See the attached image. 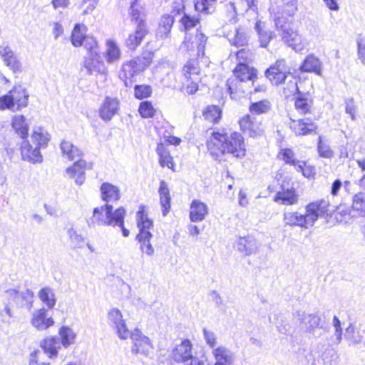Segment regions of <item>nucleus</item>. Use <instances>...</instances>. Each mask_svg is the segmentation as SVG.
I'll return each mask as SVG.
<instances>
[{
  "label": "nucleus",
  "instance_id": "nucleus-14",
  "mask_svg": "<svg viewBox=\"0 0 365 365\" xmlns=\"http://www.w3.org/2000/svg\"><path fill=\"white\" fill-rule=\"evenodd\" d=\"M297 314L299 322L307 332L314 335L317 329L322 328V318L319 312L312 314L298 312Z\"/></svg>",
  "mask_w": 365,
  "mask_h": 365
},
{
  "label": "nucleus",
  "instance_id": "nucleus-46",
  "mask_svg": "<svg viewBox=\"0 0 365 365\" xmlns=\"http://www.w3.org/2000/svg\"><path fill=\"white\" fill-rule=\"evenodd\" d=\"M157 153L160 158V165L162 167H168V168L173 169L174 164L173 162V158L170 155L169 152L167 151L163 145H158Z\"/></svg>",
  "mask_w": 365,
  "mask_h": 365
},
{
  "label": "nucleus",
  "instance_id": "nucleus-54",
  "mask_svg": "<svg viewBox=\"0 0 365 365\" xmlns=\"http://www.w3.org/2000/svg\"><path fill=\"white\" fill-rule=\"evenodd\" d=\"M289 72L279 73H265V76L269 80L272 85L278 86L282 83H285L287 79L289 78Z\"/></svg>",
  "mask_w": 365,
  "mask_h": 365
},
{
  "label": "nucleus",
  "instance_id": "nucleus-55",
  "mask_svg": "<svg viewBox=\"0 0 365 365\" xmlns=\"http://www.w3.org/2000/svg\"><path fill=\"white\" fill-rule=\"evenodd\" d=\"M352 207L360 215H365V193L359 192L353 197Z\"/></svg>",
  "mask_w": 365,
  "mask_h": 365
},
{
  "label": "nucleus",
  "instance_id": "nucleus-32",
  "mask_svg": "<svg viewBox=\"0 0 365 365\" xmlns=\"http://www.w3.org/2000/svg\"><path fill=\"white\" fill-rule=\"evenodd\" d=\"M158 193L163 215L166 216L170 209L171 197L168 184L164 180L160 182Z\"/></svg>",
  "mask_w": 365,
  "mask_h": 365
},
{
  "label": "nucleus",
  "instance_id": "nucleus-40",
  "mask_svg": "<svg viewBox=\"0 0 365 365\" xmlns=\"http://www.w3.org/2000/svg\"><path fill=\"white\" fill-rule=\"evenodd\" d=\"M255 30L257 31L262 47H267L270 40L275 36L274 34L268 29H264L262 26V22L257 21L255 24Z\"/></svg>",
  "mask_w": 365,
  "mask_h": 365
},
{
  "label": "nucleus",
  "instance_id": "nucleus-28",
  "mask_svg": "<svg viewBox=\"0 0 365 365\" xmlns=\"http://www.w3.org/2000/svg\"><path fill=\"white\" fill-rule=\"evenodd\" d=\"M104 58L108 64L118 62L121 58V51L117 43L113 39H108L106 43Z\"/></svg>",
  "mask_w": 365,
  "mask_h": 365
},
{
  "label": "nucleus",
  "instance_id": "nucleus-9",
  "mask_svg": "<svg viewBox=\"0 0 365 365\" xmlns=\"http://www.w3.org/2000/svg\"><path fill=\"white\" fill-rule=\"evenodd\" d=\"M172 358L184 365H205L202 360L193 355L192 344L189 339H184L175 345L172 351Z\"/></svg>",
  "mask_w": 365,
  "mask_h": 365
},
{
  "label": "nucleus",
  "instance_id": "nucleus-21",
  "mask_svg": "<svg viewBox=\"0 0 365 365\" xmlns=\"http://www.w3.org/2000/svg\"><path fill=\"white\" fill-rule=\"evenodd\" d=\"M119 108V101L115 98L106 97L100 108V117L105 121H109L116 114Z\"/></svg>",
  "mask_w": 365,
  "mask_h": 365
},
{
  "label": "nucleus",
  "instance_id": "nucleus-7",
  "mask_svg": "<svg viewBox=\"0 0 365 365\" xmlns=\"http://www.w3.org/2000/svg\"><path fill=\"white\" fill-rule=\"evenodd\" d=\"M276 29L281 31V37L282 41L296 52L303 51L307 46L306 41L298 33L290 27L286 26V21L282 20L279 16H277L274 19Z\"/></svg>",
  "mask_w": 365,
  "mask_h": 365
},
{
  "label": "nucleus",
  "instance_id": "nucleus-42",
  "mask_svg": "<svg viewBox=\"0 0 365 365\" xmlns=\"http://www.w3.org/2000/svg\"><path fill=\"white\" fill-rule=\"evenodd\" d=\"M39 299L46 305L48 309L54 307L56 303L55 294L50 287H43L38 292Z\"/></svg>",
  "mask_w": 365,
  "mask_h": 365
},
{
  "label": "nucleus",
  "instance_id": "nucleus-1",
  "mask_svg": "<svg viewBox=\"0 0 365 365\" xmlns=\"http://www.w3.org/2000/svg\"><path fill=\"white\" fill-rule=\"evenodd\" d=\"M257 80V70L240 62L233 71V76L226 83L231 98L237 100L248 94L264 91L265 86L256 84Z\"/></svg>",
  "mask_w": 365,
  "mask_h": 365
},
{
  "label": "nucleus",
  "instance_id": "nucleus-39",
  "mask_svg": "<svg viewBox=\"0 0 365 365\" xmlns=\"http://www.w3.org/2000/svg\"><path fill=\"white\" fill-rule=\"evenodd\" d=\"M284 1L282 6V14H277L274 16V19L277 16H279L282 20L287 22V17H292L297 11V0H283Z\"/></svg>",
  "mask_w": 365,
  "mask_h": 365
},
{
  "label": "nucleus",
  "instance_id": "nucleus-25",
  "mask_svg": "<svg viewBox=\"0 0 365 365\" xmlns=\"http://www.w3.org/2000/svg\"><path fill=\"white\" fill-rule=\"evenodd\" d=\"M100 190L102 200L108 204L116 202L120 198L119 187L110 182L102 183Z\"/></svg>",
  "mask_w": 365,
  "mask_h": 365
},
{
  "label": "nucleus",
  "instance_id": "nucleus-10",
  "mask_svg": "<svg viewBox=\"0 0 365 365\" xmlns=\"http://www.w3.org/2000/svg\"><path fill=\"white\" fill-rule=\"evenodd\" d=\"M129 337L133 341L131 351L135 354H143L148 356L153 349L150 339L144 335L139 329H135L130 331Z\"/></svg>",
  "mask_w": 365,
  "mask_h": 365
},
{
  "label": "nucleus",
  "instance_id": "nucleus-22",
  "mask_svg": "<svg viewBox=\"0 0 365 365\" xmlns=\"http://www.w3.org/2000/svg\"><path fill=\"white\" fill-rule=\"evenodd\" d=\"M208 207L199 200H193L190 206V220L192 222H202L208 215Z\"/></svg>",
  "mask_w": 365,
  "mask_h": 365
},
{
  "label": "nucleus",
  "instance_id": "nucleus-19",
  "mask_svg": "<svg viewBox=\"0 0 365 365\" xmlns=\"http://www.w3.org/2000/svg\"><path fill=\"white\" fill-rule=\"evenodd\" d=\"M21 154L24 160L31 163H41L43 160L39 148L37 147L33 148L27 138L23 140L21 144Z\"/></svg>",
  "mask_w": 365,
  "mask_h": 365
},
{
  "label": "nucleus",
  "instance_id": "nucleus-48",
  "mask_svg": "<svg viewBox=\"0 0 365 365\" xmlns=\"http://www.w3.org/2000/svg\"><path fill=\"white\" fill-rule=\"evenodd\" d=\"M345 337L354 344H359L363 339V335L352 324L346 329Z\"/></svg>",
  "mask_w": 365,
  "mask_h": 365
},
{
  "label": "nucleus",
  "instance_id": "nucleus-17",
  "mask_svg": "<svg viewBox=\"0 0 365 365\" xmlns=\"http://www.w3.org/2000/svg\"><path fill=\"white\" fill-rule=\"evenodd\" d=\"M237 250L245 256L256 254L260 247L256 239L251 235L240 237L236 242Z\"/></svg>",
  "mask_w": 365,
  "mask_h": 365
},
{
  "label": "nucleus",
  "instance_id": "nucleus-44",
  "mask_svg": "<svg viewBox=\"0 0 365 365\" xmlns=\"http://www.w3.org/2000/svg\"><path fill=\"white\" fill-rule=\"evenodd\" d=\"M312 101L306 97L302 93L297 95L295 100V108L300 114L309 113Z\"/></svg>",
  "mask_w": 365,
  "mask_h": 365
},
{
  "label": "nucleus",
  "instance_id": "nucleus-62",
  "mask_svg": "<svg viewBox=\"0 0 365 365\" xmlns=\"http://www.w3.org/2000/svg\"><path fill=\"white\" fill-rule=\"evenodd\" d=\"M296 170L301 172L304 177L308 178L314 177L315 175V168L303 160L302 163L300 164V167H297Z\"/></svg>",
  "mask_w": 365,
  "mask_h": 365
},
{
  "label": "nucleus",
  "instance_id": "nucleus-23",
  "mask_svg": "<svg viewBox=\"0 0 365 365\" xmlns=\"http://www.w3.org/2000/svg\"><path fill=\"white\" fill-rule=\"evenodd\" d=\"M0 56L4 63L14 72H19L21 69V63L18 60L12 49L6 46H0Z\"/></svg>",
  "mask_w": 365,
  "mask_h": 365
},
{
  "label": "nucleus",
  "instance_id": "nucleus-51",
  "mask_svg": "<svg viewBox=\"0 0 365 365\" xmlns=\"http://www.w3.org/2000/svg\"><path fill=\"white\" fill-rule=\"evenodd\" d=\"M181 26L180 30L187 31L194 28L199 23L197 19L185 13H183L182 16L179 20Z\"/></svg>",
  "mask_w": 365,
  "mask_h": 365
},
{
  "label": "nucleus",
  "instance_id": "nucleus-13",
  "mask_svg": "<svg viewBox=\"0 0 365 365\" xmlns=\"http://www.w3.org/2000/svg\"><path fill=\"white\" fill-rule=\"evenodd\" d=\"M240 128L252 138L261 136L264 133L262 121L257 118L247 115L240 120Z\"/></svg>",
  "mask_w": 365,
  "mask_h": 365
},
{
  "label": "nucleus",
  "instance_id": "nucleus-37",
  "mask_svg": "<svg viewBox=\"0 0 365 365\" xmlns=\"http://www.w3.org/2000/svg\"><path fill=\"white\" fill-rule=\"evenodd\" d=\"M61 150L63 155L66 157L69 160H74L82 155L81 151L71 142L63 140L61 143Z\"/></svg>",
  "mask_w": 365,
  "mask_h": 365
},
{
  "label": "nucleus",
  "instance_id": "nucleus-30",
  "mask_svg": "<svg viewBox=\"0 0 365 365\" xmlns=\"http://www.w3.org/2000/svg\"><path fill=\"white\" fill-rule=\"evenodd\" d=\"M274 201L285 205H292L297 203L298 195L293 187L287 189L282 187V190L276 194Z\"/></svg>",
  "mask_w": 365,
  "mask_h": 365
},
{
  "label": "nucleus",
  "instance_id": "nucleus-58",
  "mask_svg": "<svg viewBox=\"0 0 365 365\" xmlns=\"http://www.w3.org/2000/svg\"><path fill=\"white\" fill-rule=\"evenodd\" d=\"M129 14L131 16L132 21H135L137 25H138V22L141 20L143 21H145L144 19V14L142 11V8L138 3L130 4Z\"/></svg>",
  "mask_w": 365,
  "mask_h": 365
},
{
  "label": "nucleus",
  "instance_id": "nucleus-57",
  "mask_svg": "<svg viewBox=\"0 0 365 365\" xmlns=\"http://www.w3.org/2000/svg\"><path fill=\"white\" fill-rule=\"evenodd\" d=\"M317 150L320 157L324 158H331L334 156V151L329 144L322 141L321 136L319 137L317 143Z\"/></svg>",
  "mask_w": 365,
  "mask_h": 365
},
{
  "label": "nucleus",
  "instance_id": "nucleus-3",
  "mask_svg": "<svg viewBox=\"0 0 365 365\" xmlns=\"http://www.w3.org/2000/svg\"><path fill=\"white\" fill-rule=\"evenodd\" d=\"M329 207V202L325 200L310 202L306 206L305 214L298 212H285L283 215V222L290 227L308 228L313 226L319 217L328 213Z\"/></svg>",
  "mask_w": 365,
  "mask_h": 365
},
{
  "label": "nucleus",
  "instance_id": "nucleus-59",
  "mask_svg": "<svg viewBox=\"0 0 365 365\" xmlns=\"http://www.w3.org/2000/svg\"><path fill=\"white\" fill-rule=\"evenodd\" d=\"M290 68L287 65L286 61L284 59H279L277 60L273 65H272L269 68H267L265 73H279L281 72H289Z\"/></svg>",
  "mask_w": 365,
  "mask_h": 365
},
{
  "label": "nucleus",
  "instance_id": "nucleus-24",
  "mask_svg": "<svg viewBox=\"0 0 365 365\" xmlns=\"http://www.w3.org/2000/svg\"><path fill=\"white\" fill-rule=\"evenodd\" d=\"M227 38L231 45L240 47L247 44L249 36L245 27L239 26L235 27L233 31L228 33Z\"/></svg>",
  "mask_w": 365,
  "mask_h": 365
},
{
  "label": "nucleus",
  "instance_id": "nucleus-47",
  "mask_svg": "<svg viewBox=\"0 0 365 365\" xmlns=\"http://www.w3.org/2000/svg\"><path fill=\"white\" fill-rule=\"evenodd\" d=\"M221 110L216 106H209L203 112L205 119L209 122L216 123L221 118Z\"/></svg>",
  "mask_w": 365,
  "mask_h": 365
},
{
  "label": "nucleus",
  "instance_id": "nucleus-61",
  "mask_svg": "<svg viewBox=\"0 0 365 365\" xmlns=\"http://www.w3.org/2000/svg\"><path fill=\"white\" fill-rule=\"evenodd\" d=\"M135 96L138 99L148 98L152 93V89L148 85H136L134 88Z\"/></svg>",
  "mask_w": 365,
  "mask_h": 365
},
{
  "label": "nucleus",
  "instance_id": "nucleus-8",
  "mask_svg": "<svg viewBox=\"0 0 365 365\" xmlns=\"http://www.w3.org/2000/svg\"><path fill=\"white\" fill-rule=\"evenodd\" d=\"M183 76L182 88L188 95H192L198 90L200 68L196 60L187 61L182 68Z\"/></svg>",
  "mask_w": 365,
  "mask_h": 365
},
{
  "label": "nucleus",
  "instance_id": "nucleus-35",
  "mask_svg": "<svg viewBox=\"0 0 365 365\" xmlns=\"http://www.w3.org/2000/svg\"><path fill=\"white\" fill-rule=\"evenodd\" d=\"M45 354H48V356L52 359L56 357L58 354V350L61 348V344L59 339L56 337H49L45 339L41 344Z\"/></svg>",
  "mask_w": 365,
  "mask_h": 365
},
{
  "label": "nucleus",
  "instance_id": "nucleus-31",
  "mask_svg": "<svg viewBox=\"0 0 365 365\" xmlns=\"http://www.w3.org/2000/svg\"><path fill=\"white\" fill-rule=\"evenodd\" d=\"M174 18L175 16L170 14H164L161 16L156 34L158 38L165 39L170 37Z\"/></svg>",
  "mask_w": 365,
  "mask_h": 365
},
{
  "label": "nucleus",
  "instance_id": "nucleus-43",
  "mask_svg": "<svg viewBox=\"0 0 365 365\" xmlns=\"http://www.w3.org/2000/svg\"><path fill=\"white\" fill-rule=\"evenodd\" d=\"M217 0H194L196 11L204 14H212L215 11Z\"/></svg>",
  "mask_w": 365,
  "mask_h": 365
},
{
  "label": "nucleus",
  "instance_id": "nucleus-33",
  "mask_svg": "<svg viewBox=\"0 0 365 365\" xmlns=\"http://www.w3.org/2000/svg\"><path fill=\"white\" fill-rule=\"evenodd\" d=\"M12 128L16 133L21 137L22 140L26 139L29 135V124L23 115H16L12 118Z\"/></svg>",
  "mask_w": 365,
  "mask_h": 365
},
{
  "label": "nucleus",
  "instance_id": "nucleus-38",
  "mask_svg": "<svg viewBox=\"0 0 365 365\" xmlns=\"http://www.w3.org/2000/svg\"><path fill=\"white\" fill-rule=\"evenodd\" d=\"M277 157L286 164L294 166L295 169L297 166L300 167V164L302 163V160L297 159L294 152L289 148L281 149Z\"/></svg>",
  "mask_w": 365,
  "mask_h": 365
},
{
  "label": "nucleus",
  "instance_id": "nucleus-15",
  "mask_svg": "<svg viewBox=\"0 0 365 365\" xmlns=\"http://www.w3.org/2000/svg\"><path fill=\"white\" fill-rule=\"evenodd\" d=\"M148 32L146 22L141 20L138 22L135 31L129 34L125 40L126 47L130 50H135L142 43Z\"/></svg>",
  "mask_w": 365,
  "mask_h": 365
},
{
  "label": "nucleus",
  "instance_id": "nucleus-20",
  "mask_svg": "<svg viewBox=\"0 0 365 365\" xmlns=\"http://www.w3.org/2000/svg\"><path fill=\"white\" fill-rule=\"evenodd\" d=\"M215 359L214 365H232L235 361L234 353L224 346H220L212 351Z\"/></svg>",
  "mask_w": 365,
  "mask_h": 365
},
{
  "label": "nucleus",
  "instance_id": "nucleus-12",
  "mask_svg": "<svg viewBox=\"0 0 365 365\" xmlns=\"http://www.w3.org/2000/svg\"><path fill=\"white\" fill-rule=\"evenodd\" d=\"M8 94L13 108V112L19 111L28 106L29 95L26 89L21 86H14L8 92Z\"/></svg>",
  "mask_w": 365,
  "mask_h": 365
},
{
  "label": "nucleus",
  "instance_id": "nucleus-52",
  "mask_svg": "<svg viewBox=\"0 0 365 365\" xmlns=\"http://www.w3.org/2000/svg\"><path fill=\"white\" fill-rule=\"evenodd\" d=\"M71 245L74 249H79L83 247L84 238L81 234H78L73 227L69 228L67 231Z\"/></svg>",
  "mask_w": 365,
  "mask_h": 365
},
{
  "label": "nucleus",
  "instance_id": "nucleus-18",
  "mask_svg": "<svg viewBox=\"0 0 365 365\" xmlns=\"http://www.w3.org/2000/svg\"><path fill=\"white\" fill-rule=\"evenodd\" d=\"M31 322L39 331L46 330L54 324L53 318L48 317L47 310L43 307L33 312Z\"/></svg>",
  "mask_w": 365,
  "mask_h": 365
},
{
  "label": "nucleus",
  "instance_id": "nucleus-4",
  "mask_svg": "<svg viewBox=\"0 0 365 365\" xmlns=\"http://www.w3.org/2000/svg\"><path fill=\"white\" fill-rule=\"evenodd\" d=\"M153 56V52L145 51L140 56L122 63L118 71V76L125 86L130 87L135 82L136 77L150 65Z\"/></svg>",
  "mask_w": 365,
  "mask_h": 365
},
{
  "label": "nucleus",
  "instance_id": "nucleus-63",
  "mask_svg": "<svg viewBox=\"0 0 365 365\" xmlns=\"http://www.w3.org/2000/svg\"><path fill=\"white\" fill-rule=\"evenodd\" d=\"M83 45L88 51L87 54L92 53L93 51L98 52V43L93 36H88L86 37L83 41Z\"/></svg>",
  "mask_w": 365,
  "mask_h": 365
},
{
  "label": "nucleus",
  "instance_id": "nucleus-45",
  "mask_svg": "<svg viewBox=\"0 0 365 365\" xmlns=\"http://www.w3.org/2000/svg\"><path fill=\"white\" fill-rule=\"evenodd\" d=\"M61 344L64 347H68L74 343L76 339L75 332L68 327H62L59 330Z\"/></svg>",
  "mask_w": 365,
  "mask_h": 365
},
{
  "label": "nucleus",
  "instance_id": "nucleus-16",
  "mask_svg": "<svg viewBox=\"0 0 365 365\" xmlns=\"http://www.w3.org/2000/svg\"><path fill=\"white\" fill-rule=\"evenodd\" d=\"M83 66L89 75H91L94 71L99 73H105L106 72V68L101 59L99 52L93 51L92 53L87 54L84 57Z\"/></svg>",
  "mask_w": 365,
  "mask_h": 365
},
{
  "label": "nucleus",
  "instance_id": "nucleus-56",
  "mask_svg": "<svg viewBox=\"0 0 365 365\" xmlns=\"http://www.w3.org/2000/svg\"><path fill=\"white\" fill-rule=\"evenodd\" d=\"M224 10L227 19L231 24H235L237 21L238 11L234 2L229 1L224 5Z\"/></svg>",
  "mask_w": 365,
  "mask_h": 365
},
{
  "label": "nucleus",
  "instance_id": "nucleus-50",
  "mask_svg": "<svg viewBox=\"0 0 365 365\" xmlns=\"http://www.w3.org/2000/svg\"><path fill=\"white\" fill-rule=\"evenodd\" d=\"M271 108V104L268 101H260L252 103L250 106V110L252 114L259 115L267 113Z\"/></svg>",
  "mask_w": 365,
  "mask_h": 365
},
{
  "label": "nucleus",
  "instance_id": "nucleus-6",
  "mask_svg": "<svg viewBox=\"0 0 365 365\" xmlns=\"http://www.w3.org/2000/svg\"><path fill=\"white\" fill-rule=\"evenodd\" d=\"M136 219L137 225L139 228V233L136 236V240L140 243V249L142 252L148 256H152L155 252L154 247L150 243L153 235L150 230L153 227V221L148 217L143 210L137 212Z\"/></svg>",
  "mask_w": 365,
  "mask_h": 365
},
{
  "label": "nucleus",
  "instance_id": "nucleus-36",
  "mask_svg": "<svg viewBox=\"0 0 365 365\" xmlns=\"http://www.w3.org/2000/svg\"><path fill=\"white\" fill-rule=\"evenodd\" d=\"M31 140L36 145V147L40 149L47 146L50 138L48 133L43 128L38 127L34 129Z\"/></svg>",
  "mask_w": 365,
  "mask_h": 365
},
{
  "label": "nucleus",
  "instance_id": "nucleus-5",
  "mask_svg": "<svg viewBox=\"0 0 365 365\" xmlns=\"http://www.w3.org/2000/svg\"><path fill=\"white\" fill-rule=\"evenodd\" d=\"M125 212V210L123 207L113 211V205L106 203L104 205L93 209L90 225L112 227L122 225Z\"/></svg>",
  "mask_w": 365,
  "mask_h": 365
},
{
  "label": "nucleus",
  "instance_id": "nucleus-49",
  "mask_svg": "<svg viewBox=\"0 0 365 365\" xmlns=\"http://www.w3.org/2000/svg\"><path fill=\"white\" fill-rule=\"evenodd\" d=\"M285 83L287 86L284 88V95L289 97L292 95L297 93L301 95V92L299 90L297 82L294 76L290 73L289 78L287 79Z\"/></svg>",
  "mask_w": 365,
  "mask_h": 365
},
{
  "label": "nucleus",
  "instance_id": "nucleus-2",
  "mask_svg": "<svg viewBox=\"0 0 365 365\" xmlns=\"http://www.w3.org/2000/svg\"><path fill=\"white\" fill-rule=\"evenodd\" d=\"M207 148L212 156L219 158L225 153L232 154L236 158H242L246 154L244 138L237 132L230 134L213 132L207 142Z\"/></svg>",
  "mask_w": 365,
  "mask_h": 365
},
{
  "label": "nucleus",
  "instance_id": "nucleus-64",
  "mask_svg": "<svg viewBox=\"0 0 365 365\" xmlns=\"http://www.w3.org/2000/svg\"><path fill=\"white\" fill-rule=\"evenodd\" d=\"M359 59L365 65V38L360 35L356 40Z\"/></svg>",
  "mask_w": 365,
  "mask_h": 365
},
{
  "label": "nucleus",
  "instance_id": "nucleus-53",
  "mask_svg": "<svg viewBox=\"0 0 365 365\" xmlns=\"http://www.w3.org/2000/svg\"><path fill=\"white\" fill-rule=\"evenodd\" d=\"M289 72L279 73H265V76L269 80L272 85L278 86L282 83H285L287 79L289 78Z\"/></svg>",
  "mask_w": 365,
  "mask_h": 365
},
{
  "label": "nucleus",
  "instance_id": "nucleus-11",
  "mask_svg": "<svg viewBox=\"0 0 365 365\" xmlns=\"http://www.w3.org/2000/svg\"><path fill=\"white\" fill-rule=\"evenodd\" d=\"M108 324L115 330L118 336L125 340L130 336V331L127 327L121 312L117 308L111 309L108 314Z\"/></svg>",
  "mask_w": 365,
  "mask_h": 365
},
{
  "label": "nucleus",
  "instance_id": "nucleus-27",
  "mask_svg": "<svg viewBox=\"0 0 365 365\" xmlns=\"http://www.w3.org/2000/svg\"><path fill=\"white\" fill-rule=\"evenodd\" d=\"M322 62L313 54L308 55L299 66L301 72L314 73L318 76L322 75Z\"/></svg>",
  "mask_w": 365,
  "mask_h": 365
},
{
  "label": "nucleus",
  "instance_id": "nucleus-34",
  "mask_svg": "<svg viewBox=\"0 0 365 365\" xmlns=\"http://www.w3.org/2000/svg\"><path fill=\"white\" fill-rule=\"evenodd\" d=\"M207 37L201 32H197L196 34L195 41H192L190 45L188 44V41L187 37H185V41L182 43V46L186 47L187 50L192 49L195 46L197 47V55L203 56L205 55V48L207 43Z\"/></svg>",
  "mask_w": 365,
  "mask_h": 365
},
{
  "label": "nucleus",
  "instance_id": "nucleus-60",
  "mask_svg": "<svg viewBox=\"0 0 365 365\" xmlns=\"http://www.w3.org/2000/svg\"><path fill=\"white\" fill-rule=\"evenodd\" d=\"M138 111L140 115L144 118L153 117L155 114V109L150 101L141 102Z\"/></svg>",
  "mask_w": 365,
  "mask_h": 365
},
{
  "label": "nucleus",
  "instance_id": "nucleus-41",
  "mask_svg": "<svg viewBox=\"0 0 365 365\" xmlns=\"http://www.w3.org/2000/svg\"><path fill=\"white\" fill-rule=\"evenodd\" d=\"M86 35V27L83 25L76 24L71 34V43L75 47L83 46Z\"/></svg>",
  "mask_w": 365,
  "mask_h": 365
},
{
  "label": "nucleus",
  "instance_id": "nucleus-29",
  "mask_svg": "<svg viewBox=\"0 0 365 365\" xmlns=\"http://www.w3.org/2000/svg\"><path fill=\"white\" fill-rule=\"evenodd\" d=\"M290 128L296 135H307L317 129V126L309 119L292 120Z\"/></svg>",
  "mask_w": 365,
  "mask_h": 365
},
{
  "label": "nucleus",
  "instance_id": "nucleus-26",
  "mask_svg": "<svg viewBox=\"0 0 365 365\" xmlns=\"http://www.w3.org/2000/svg\"><path fill=\"white\" fill-rule=\"evenodd\" d=\"M86 162L77 160L73 165L66 169V173L71 178H75L77 185H81L85 181V168Z\"/></svg>",
  "mask_w": 365,
  "mask_h": 365
}]
</instances>
